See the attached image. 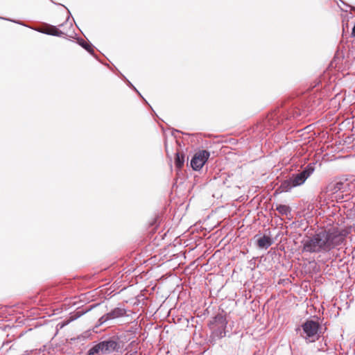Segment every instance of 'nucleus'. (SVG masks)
<instances>
[{
  "mask_svg": "<svg viewBox=\"0 0 355 355\" xmlns=\"http://www.w3.org/2000/svg\"><path fill=\"white\" fill-rule=\"evenodd\" d=\"M349 232L344 228L331 227L322 228L314 234L306 236L301 243L302 252L326 254L341 245Z\"/></svg>",
  "mask_w": 355,
  "mask_h": 355,
  "instance_id": "obj_1",
  "label": "nucleus"
},
{
  "mask_svg": "<svg viewBox=\"0 0 355 355\" xmlns=\"http://www.w3.org/2000/svg\"><path fill=\"white\" fill-rule=\"evenodd\" d=\"M320 104V98L310 95L300 97L284 103L281 108L270 113L267 116V123L271 128H275L285 120L299 116L305 117L315 111Z\"/></svg>",
  "mask_w": 355,
  "mask_h": 355,
  "instance_id": "obj_2",
  "label": "nucleus"
},
{
  "mask_svg": "<svg viewBox=\"0 0 355 355\" xmlns=\"http://www.w3.org/2000/svg\"><path fill=\"white\" fill-rule=\"evenodd\" d=\"M317 320L313 318H307L302 323L300 327L295 329L297 333L300 332V336L304 338L306 343H314L323 336L327 327H324L319 322L320 319L318 316H315Z\"/></svg>",
  "mask_w": 355,
  "mask_h": 355,
  "instance_id": "obj_3",
  "label": "nucleus"
},
{
  "mask_svg": "<svg viewBox=\"0 0 355 355\" xmlns=\"http://www.w3.org/2000/svg\"><path fill=\"white\" fill-rule=\"evenodd\" d=\"M315 163H309L298 173H292L289 178L282 181L275 191V193L288 192L293 188L302 185L315 171Z\"/></svg>",
  "mask_w": 355,
  "mask_h": 355,
  "instance_id": "obj_4",
  "label": "nucleus"
},
{
  "mask_svg": "<svg viewBox=\"0 0 355 355\" xmlns=\"http://www.w3.org/2000/svg\"><path fill=\"white\" fill-rule=\"evenodd\" d=\"M103 354L122 353L125 349L126 336L123 334H114L104 337L101 340Z\"/></svg>",
  "mask_w": 355,
  "mask_h": 355,
  "instance_id": "obj_5",
  "label": "nucleus"
},
{
  "mask_svg": "<svg viewBox=\"0 0 355 355\" xmlns=\"http://www.w3.org/2000/svg\"><path fill=\"white\" fill-rule=\"evenodd\" d=\"M210 152L207 150H199L191 157L190 166L193 171H199L210 157Z\"/></svg>",
  "mask_w": 355,
  "mask_h": 355,
  "instance_id": "obj_6",
  "label": "nucleus"
},
{
  "mask_svg": "<svg viewBox=\"0 0 355 355\" xmlns=\"http://www.w3.org/2000/svg\"><path fill=\"white\" fill-rule=\"evenodd\" d=\"M125 315H128L127 310L121 307H116L108 313L102 315L98 320V324L102 325L108 320L122 318Z\"/></svg>",
  "mask_w": 355,
  "mask_h": 355,
  "instance_id": "obj_7",
  "label": "nucleus"
},
{
  "mask_svg": "<svg viewBox=\"0 0 355 355\" xmlns=\"http://www.w3.org/2000/svg\"><path fill=\"white\" fill-rule=\"evenodd\" d=\"M274 243V239L269 236L263 235L257 239V244L261 249H268Z\"/></svg>",
  "mask_w": 355,
  "mask_h": 355,
  "instance_id": "obj_8",
  "label": "nucleus"
},
{
  "mask_svg": "<svg viewBox=\"0 0 355 355\" xmlns=\"http://www.w3.org/2000/svg\"><path fill=\"white\" fill-rule=\"evenodd\" d=\"M38 32L40 33H44V34H46V35H53V36H56V37H62L64 35H65V33L60 31L58 28H57L56 26H53V25H49V30H37Z\"/></svg>",
  "mask_w": 355,
  "mask_h": 355,
  "instance_id": "obj_9",
  "label": "nucleus"
},
{
  "mask_svg": "<svg viewBox=\"0 0 355 355\" xmlns=\"http://www.w3.org/2000/svg\"><path fill=\"white\" fill-rule=\"evenodd\" d=\"M227 320L222 314H217L210 322V325H214L215 327H227Z\"/></svg>",
  "mask_w": 355,
  "mask_h": 355,
  "instance_id": "obj_10",
  "label": "nucleus"
},
{
  "mask_svg": "<svg viewBox=\"0 0 355 355\" xmlns=\"http://www.w3.org/2000/svg\"><path fill=\"white\" fill-rule=\"evenodd\" d=\"M347 185V184H345L342 181H337L329 184L327 189L332 193H336L338 191H344Z\"/></svg>",
  "mask_w": 355,
  "mask_h": 355,
  "instance_id": "obj_11",
  "label": "nucleus"
},
{
  "mask_svg": "<svg viewBox=\"0 0 355 355\" xmlns=\"http://www.w3.org/2000/svg\"><path fill=\"white\" fill-rule=\"evenodd\" d=\"M233 177L232 173H223L218 178V182L225 185L226 187L230 188L232 184V181L230 180Z\"/></svg>",
  "mask_w": 355,
  "mask_h": 355,
  "instance_id": "obj_12",
  "label": "nucleus"
},
{
  "mask_svg": "<svg viewBox=\"0 0 355 355\" xmlns=\"http://www.w3.org/2000/svg\"><path fill=\"white\" fill-rule=\"evenodd\" d=\"M185 161V156L184 153L178 151L175 153V157L174 159V164L177 169L181 170L184 166Z\"/></svg>",
  "mask_w": 355,
  "mask_h": 355,
  "instance_id": "obj_13",
  "label": "nucleus"
},
{
  "mask_svg": "<svg viewBox=\"0 0 355 355\" xmlns=\"http://www.w3.org/2000/svg\"><path fill=\"white\" fill-rule=\"evenodd\" d=\"M78 44L85 49L90 55L96 58V55L94 53V46L92 44L87 43L84 40L80 38L78 39Z\"/></svg>",
  "mask_w": 355,
  "mask_h": 355,
  "instance_id": "obj_14",
  "label": "nucleus"
},
{
  "mask_svg": "<svg viewBox=\"0 0 355 355\" xmlns=\"http://www.w3.org/2000/svg\"><path fill=\"white\" fill-rule=\"evenodd\" d=\"M103 354V348L100 341L88 349L85 355H101Z\"/></svg>",
  "mask_w": 355,
  "mask_h": 355,
  "instance_id": "obj_15",
  "label": "nucleus"
},
{
  "mask_svg": "<svg viewBox=\"0 0 355 355\" xmlns=\"http://www.w3.org/2000/svg\"><path fill=\"white\" fill-rule=\"evenodd\" d=\"M161 222V218L159 215L155 216L148 223V228L150 229V232H153L157 230V228L159 226Z\"/></svg>",
  "mask_w": 355,
  "mask_h": 355,
  "instance_id": "obj_16",
  "label": "nucleus"
},
{
  "mask_svg": "<svg viewBox=\"0 0 355 355\" xmlns=\"http://www.w3.org/2000/svg\"><path fill=\"white\" fill-rule=\"evenodd\" d=\"M226 327H215L212 332L213 336L218 339L226 336Z\"/></svg>",
  "mask_w": 355,
  "mask_h": 355,
  "instance_id": "obj_17",
  "label": "nucleus"
},
{
  "mask_svg": "<svg viewBox=\"0 0 355 355\" xmlns=\"http://www.w3.org/2000/svg\"><path fill=\"white\" fill-rule=\"evenodd\" d=\"M275 209L283 216H288L291 212V209L289 206L285 205H277Z\"/></svg>",
  "mask_w": 355,
  "mask_h": 355,
  "instance_id": "obj_18",
  "label": "nucleus"
},
{
  "mask_svg": "<svg viewBox=\"0 0 355 355\" xmlns=\"http://www.w3.org/2000/svg\"><path fill=\"white\" fill-rule=\"evenodd\" d=\"M126 84L130 88H131L132 90H134L137 94H138V95L142 98V100L145 102V103L148 104L149 105V107H150V109L153 111L155 114H156V113L153 110L152 107L148 104L147 101L143 97V96L141 94V93L137 90V89L132 85V83L129 80H127Z\"/></svg>",
  "mask_w": 355,
  "mask_h": 355,
  "instance_id": "obj_19",
  "label": "nucleus"
},
{
  "mask_svg": "<svg viewBox=\"0 0 355 355\" xmlns=\"http://www.w3.org/2000/svg\"><path fill=\"white\" fill-rule=\"evenodd\" d=\"M89 310H91V308L90 309H87L86 310H81V311H76V313H73V315H72L71 316V320H74L80 318V316H82L83 315L86 313Z\"/></svg>",
  "mask_w": 355,
  "mask_h": 355,
  "instance_id": "obj_20",
  "label": "nucleus"
},
{
  "mask_svg": "<svg viewBox=\"0 0 355 355\" xmlns=\"http://www.w3.org/2000/svg\"><path fill=\"white\" fill-rule=\"evenodd\" d=\"M175 132H180L183 135H190V134H189V133L183 132L179 130L175 129V128H171V135L173 136L174 137H176L175 135Z\"/></svg>",
  "mask_w": 355,
  "mask_h": 355,
  "instance_id": "obj_21",
  "label": "nucleus"
},
{
  "mask_svg": "<svg viewBox=\"0 0 355 355\" xmlns=\"http://www.w3.org/2000/svg\"><path fill=\"white\" fill-rule=\"evenodd\" d=\"M0 19L8 20V21H13V22L17 23L18 24H21V25L24 26V24L22 22H21V21H15V20H12V19H6V18H3V17H0Z\"/></svg>",
  "mask_w": 355,
  "mask_h": 355,
  "instance_id": "obj_22",
  "label": "nucleus"
},
{
  "mask_svg": "<svg viewBox=\"0 0 355 355\" xmlns=\"http://www.w3.org/2000/svg\"><path fill=\"white\" fill-rule=\"evenodd\" d=\"M118 72H119V74L120 76V77L125 82L127 83V80H128L121 71H119L118 69H117Z\"/></svg>",
  "mask_w": 355,
  "mask_h": 355,
  "instance_id": "obj_23",
  "label": "nucleus"
},
{
  "mask_svg": "<svg viewBox=\"0 0 355 355\" xmlns=\"http://www.w3.org/2000/svg\"><path fill=\"white\" fill-rule=\"evenodd\" d=\"M62 6H64L65 8V9L67 10V12H68V17L65 21V23H67L69 21L70 17L71 16V12L69 11V10L66 6H64V5H62Z\"/></svg>",
  "mask_w": 355,
  "mask_h": 355,
  "instance_id": "obj_24",
  "label": "nucleus"
},
{
  "mask_svg": "<svg viewBox=\"0 0 355 355\" xmlns=\"http://www.w3.org/2000/svg\"><path fill=\"white\" fill-rule=\"evenodd\" d=\"M351 37H355V24L354 25L352 33H351Z\"/></svg>",
  "mask_w": 355,
  "mask_h": 355,
  "instance_id": "obj_25",
  "label": "nucleus"
},
{
  "mask_svg": "<svg viewBox=\"0 0 355 355\" xmlns=\"http://www.w3.org/2000/svg\"><path fill=\"white\" fill-rule=\"evenodd\" d=\"M336 198L337 200H341L343 198V194H338L336 196Z\"/></svg>",
  "mask_w": 355,
  "mask_h": 355,
  "instance_id": "obj_26",
  "label": "nucleus"
},
{
  "mask_svg": "<svg viewBox=\"0 0 355 355\" xmlns=\"http://www.w3.org/2000/svg\"><path fill=\"white\" fill-rule=\"evenodd\" d=\"M166 151L168 153L166 142L164 144Z\"/></svg>",
  "mask_w": 355,
  "mask_h": 355,
  "instance_id": "obj_27",
  "label": "nucleus"
},
{
  "mask_svg": "<svg viewBox=\"0 0 355 355\" xmlns=\"http://www.w3.org/2000/svg\"><path fill=\"white\" fill-rule=\"evenodd\" d=\"M64 26V23H62V24H60V25H59V26H60V27H62V26Z\"/></svg>",
  "mask_w": 355,
  "mask_h": 355,
  "instance_id": "obj_28",
  "label": "nucleus"
},
{
  "mask_svg": "<svg viewBox=\"0 0 355 355\" xmlns=\"http://www.w3.org/2000/svg\"><path fill=\"white\" fill-rule=\"evenodd\" d=\"M342 3L345 4L343 0H339Z\"/></svg>",
  "mask_w": 355,
  "mask_h": 355,
  "instance_id": "obj_29",
  "label": "nucleus"
}]
</instances>
